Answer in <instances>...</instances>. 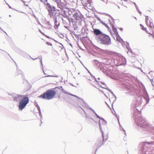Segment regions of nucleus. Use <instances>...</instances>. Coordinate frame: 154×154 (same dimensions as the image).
<instances>
[{
	"label": "nucleus",
	"instance_id": "f257e3e1",
	"mask_svg": "<svg viewBox=\"0 0 154 154\" xmlns=\"http://www.w3.org/2000/svg\"><path fill=\"white\" fill-rule=\"evenodd\" d=\"M140 103L139 102L138 106H137L136 104L135 105H131V107H134L133 110H134L133 117H134L135 122L136 124L138 125L139 129L142 130L149 131L152 129V127L149 124L148 122L145 121L143 117L142 116L139 117L140 115V112L141 111L142 107L140 104L139 105Z\"/></svg>",
	"mask_w": 154,
	"mask_h": 154
},
{
	"label": "nucleus",
	"instance_id": "f03ea898",
	"mask_svg": "<svg viewBox=\"0 0 154 154\" xmlns=\"http://www.w3.org/2000/svg\"><path fill=\"white\" fill-rule=\"evenodd\" d=\"M149 142H145L143 143L140 146L141 151L142 154H152L153 152L152 151L153 148L150 147L149 145L151 144L149 143Z\"/></svg>",
	"mask_w": 154,
	"mask_h": 154
},
{
	"label": "nucleus",
	"instance_id": "7ed1b4c3",
	"mask_svg": "<svg viewBox=\"0 0 154 154\" xmlns=\"http://www.w3.org/2000/svg\"><path fill=\"white\" fill-rule=\"evenodd\" d=\"M97 40L100 44L106 45H109L111 44V40L109 36L104 33L100 37H98Z\"/></svg>",
	"mask_w": 154,
	"mask_h": 154
},
{
	"label": "nucleus",
	"instance_id": "20e7f679",
	"mask_svg": "<svg viewBox=\"0 0 154 154\" xmlns=\"http://www.w3.org/2000/svg\"><path fill=\"white\" fill-rule=\"evenodd\" d=\"M56 94L55 91L53 90H47L46 92L40 95L39 97L49 100L54 98Z\"/></svg>",
	"mask_w": 154,
	"mask_h": 154
},
{
	"label": "nucleus",
	"instance_id": "39448f33",
	"mask_svg": "<svg viewBox=\"0 0 154 154\" xmlns=\"http://www.w3.org/2000/svg\"><path fill=\"white\" fill-rule=\"evenodd\" d=\"M29 101V98L27 97H25L22 98L19 103L18 105L19 109L22 110L28 103Z\"/></svg>",
	"mask_w": 154,
	"mask_h": 154
},
{
	"label": "nucleus",
	"instance_id": "423d86ee",
	"mask_svg": "<svg viewBox=\"0 0 154 154\" xmlns=\"http://www.w3.org/2000/svg\"><path fill=\"white\" fill-rule=\"evenodd\" d=\"M52 17L54 18L55 28H57L59 26L61 20H63V18L60 16L59 14L57 13H55L54 15H53V16H52Z\"/></svg>",
	"mask_w": 154,
	"mask_h": 154
},
{
	"label": "nucleus",
	"instance_id": "0eeeda50",
	"mask_svg": "<svg viewBox=\"0 0 154 154\" xmlns=\"http://www.w3.org/2000/svg\"><path fill=\"white\" fill-rule=\"evenodd\" d=\"M45 7L46 8L48 11L50 17L52 18V16H53V14H54L53 11H56V8L53 6L52 7L49 3L47 4L45 6Z\"/></svg>",
	"mask_w": 154,
	"mask_h": 154
},
{
	"label": "nucleus",
	"instance_id": "6e6552de",
	"mask_svg": "<svg viewBox=\"0 0 154 154\" xmlns=\"http://www.w3.org/2000/svg\"><path fill=\"white\" fill-rule=\"evenodd\" d=\"M146 21L147 25L152 29V26L153 28H154V26L152 23V20L151 18L148 16H146Z\"/></svg>",
	"mask_w": 154,
	"mask_h": 154
},
{
	"label": "nucleus",
	"instance_id": "1a4fd4ad",
	"mask_svg": "<svg viewBox=\"0 0 154 154\" xmlns=\"http://www.w3.org/2000/svg\"><path fill=\"white\" fill-rule=\"evenodd\" d=\"M94 34L96 35V40L98 39V37H100L104 33L102 32L100 29H95L93 30Z\"/></svg>",
	"mask_w": 154,
	"mask_h": 154
},
{
	"label": "nucleus",
	"instance_id": "9d476101",
	"mask_svg": "<svg viewBox=\"0 0 154 154\" xmlns=\"http://www.w3.org/2000/svg\"><path fill=\"white\" fill-rule=\"evenodd\" d=\"M117 60L119 64L121 65H124L126 62V59L123 57H119L117 58Z\"/></svg>",
	"mask_w": 154,
	"mask_h": 154
},
{
	"label": "nucleus",
	"instance_id": "9b49d317",
	"mask_svg": "<svg viewBox=\"0 0 154 154\" xmlns=\"http://www.w3.org/2000/svg\"><path fill=\"white\" fill-rule=\"evenodd\" d=\"M23 97V95L17 94L13 97V99L14 101L17 102L19 101H20Z\"/></svg>",
	"mask_w": 154,
	"mask_h": 154
},
{
	"label": "nucleus",
	"instance_id": "f8f14e48",
	"mask_svg": "<svg viewBox=\"0 0 154 154\" xmlns=\"http://www.w3.org/2000/svg\"><path fill=\"white\" fill-rule=\"evenodd\" d=\"M60 88H62V90L63 91V93H64V94H67L70 95L71 96H72L75 97H77V98H78L79 99H81L82 100L83 103L84 104L85 103V102L84 101L83 99L79 98L77 96H76L75 95H73V94H71V93H69L68 92L66 91V90H64V89H63V88H62V86H61Z\"/></svg>",
	"mask_w": 154,
	"mask_h": 154
},
{
	"label": "nucleus",
	"instance_id": "ddd939ff",
	"mask_svg": "<svg viewBox=\"0 0 154 154\" xmlns=\"http://www.w3.org/2000/svg\"><path fill=\"white\" fill-rule=\"evenodd\" d=\"M73 18L76 20H78L79 22H81L82 17L81 16H79L77 12H75L73 14Z\"/></svg>",
	"mask_w": 154,
	"mask_h": 154
},
{
	"label": "nucleus",
	"instance_id": "4468645a",
	"mask_svg": "<svg viewBox=\"0 0 154 154\" xmlns=\"http://www.w3.org/2000/svg\"><path fill=\"white\" fill-rule=\"evenodd\" d=\"M113 69V67L112 66L109 67L107 69L105 70V71L103 70V72L105 73L107 76H108L109 75L108 73V72L110 73H112V70Z\"/></svg>",
	"mask_w": 154,
	"mask_h": 154
},
{
	"label": "nucleus",
	"instance_id": "2eb2a0df",
	"mask_svg": "<svg viewBox=\"0 0 154 154\" xmlns=\"http://www.w3.org/2000/svg\"><path fill=\"white\" fill-rule=\"evenodd\" d=\"M113 28V30L114 32L116 33V35H118V36H117L116 38V39L117 41H118L119 42H121V41H123V40L121 39V37L119 36V35L118 34V33L117 31V30L116 28L114 27V26H113L112 27Z\"/></svg>",
	"mask_w": 154,
	"mask_h": 154
},
{
	"label": "nucleus",
	"instance_id": "dca6fc26",
	"mask_svg": "<svg viewBox=\"0 0 154 154\" xmlns=\"http://www.w3.org/2000/svg\"><path fill=\"white\" fill-rule=\"evenodd\" d=\"M103 144V141L102 140H98L97 143L96 145L97 146L95 152Z\"/></svg>",
	"mask_w": 154,
	"mask_h": 154
},
{
	"label": "nucleus",
	"instance_id": "f3484780",
	"mask_svg": "<svg viewBox=\"0 0 154 154\" xmlns=\"http://www.w3.org/2000/svg\"><path fill=\"white\" fill-rule=\"evenodd\" d=\"M144 95H145L144 98L146 100V104H147L149 102V98L148 94L146 91H145V92Z\"/></svg>",
	"mask_w": 154,
	"mask_h": 154
},
{
	"label": "nucleus",
	"instance_id": "a211bd4d",
	"mask_svg": "<svg viewBox=\"0 0 154 154\" xmlns=\"http://www.w3.org/2000/svg\"><path fill=\"white\" fill-rule=\"evenodd\" d=\"M58 7L60 9L63 10L65 7V5L64 4L60 3H58L57 5Z\"/></svg>",
	"mask_w": 154,
	"mask_h": 154
},
{
	"label": "nucleus",
	"instance_id": "6ab92c4d",
	"mask_svg": "<svg viewBox=\"0 0 154 154\" xmlns=\"http://www.w3.org/2000/svg\"><path fill=\"white\" fill-rule=\"evenodd\" d=\"M100 87H101L102 88H105V89H106L109 92H110L113 95V96L115 98V100H116V96L115 95V94H113V92L111 90L109 89L108 88H106L105 87H103L101 85H100Z\"/></svg>",
	"mask_w": 154,
	"mask_h": 154
},
{
	"label": "nucleus",
	"instance_id": "aec40b11",
	"mask_svg": "<svg viewBox=\"0 0 154 154\" xmlns=\"http://www.w3.org/2000/svg\"><path fill=\"white\" fill-rule=\"evenodd\" d=\"M100 120H99V128H100V131H101V132H102V137H103V140H104V133L103 132V131H102V128L101 127V124H100Z\"/></svg>",
	"mask_w": 154,
	"mask_h": 154
},
{
	"label": "nucleus",
	"instance_id": "412c9836",
	"mask_svg": "<svg viewBox=\"0 0 154 154\" xmlns=\"http://www.w3.org/2000/svg\"><path fill=\"white\" fill-rule=\"evenodd\" d=\"M96 115V116H97V117L98 118H99V119H100L102 121H103V122L105 124H106V121L103 119V118H100L99 116H98L97 114H95Z\"/></svg>",
	"mask_w": 154,
	"mask_h": 154
},
{
	"label": "nucleus",
	"instance_id": "4be33fe9",
	"mask_svg": "<svg viewBox=\"0 0 154 154\" xmlns=\"http://www.w3.org/2000/svg\"><path fill=\"white\" fill-rule=\"evenodd\" d=\"M40 62L41 63V65H42L41 68L42 70V71L44 72V73L45 74V72H44V70L43 69V64H42V57H40Z\"/></svg>",
	"mask_w": 154,
	"mask_h": 154
},
{
	"label": "nucleus",
	"instance_id": "5701e85b",
	"mask_svg": "<svg viewBox=\"0 0 154 154\" xmlns=\"http://www.w3.org/2000/svg\"><path fill=\"white\" fill-rule=\"evenodd\" d=\"M36 106L37 107V109L38 111L39 115L41 116V117H42V115L41 114V111L40 110V107L39 106H38V104H37L36 105Z\"/></svg>",
	"mask_w": 154,
	"mask_h": 154
},
{
	"label": "nucleus",
	"instance_id": "b1692460",
	"mask_svg": "<svg viewBox=\"0 0 154 154\" xmlns=\"http://www.w3.org/2000/svg\"><path fill=\"white\" fill-rule=\"evenodd\" d=\"M101 23L103 25H104L106 27L108 30L110 29L108 26L105 23L103 22V21H101Z\"/></svg>",
	"mask_w": 154,
	"mask_h": 154
},
{
	"label": "nucleus",
	"instance_id": "393cba45",
	"mask_svg": "<svg viewBox=\"0 0 154 154\" xmlns=\"http://www.w3.org/2000/svg\"><path fill=\"white\" fill-rule=\"evenodd\" d=\"M17 72L18 74H21L23 76L24 75V74L20 69H17Z\"/></svg>",
	"mask_w": 154,
	"mask_h": 154
},
{
	"label": "nucleus",
	"instance_id": "a878e982",
	"mask_svg": "<svg viewBox=\"0 0 154 154\" xmlns=\"http://www.w3.org/2000/svg\"><path fill=\"white\" fill-rule=\"evenodd\" d=\"M149 75H151L152 77H154V72L151 71L149 72Z\"/></svg>",
	"mask_w": 154,
	"mask_h": 154
},
{
	"label": "nucleus",
	"instance_id": "bb28decb",
	"mask_svg": "<svg viewBox=\"0 0 154 154\" xmlns=\"http://www.w3.org/2000/svg\"><path fill=\"white\" fill-rule=\"evenodd\" d=\"M150 144H151V146H150V147H152V148H153V149H154V141H152L149 143Z\"/></svg>",
	"mask_w": 154,
	"mask_h": 154
},
{
	"label": "nucleus",
	"instance_id": "cd10ccee",
	"mask_svg": "<svg viewBox=\"0 0 154 154\" xmlns=\"http://www.w3.org/2000/svg\"><path fill=\"white\" fill-rule=\"evenodd\" d=\"M48 0H45V1H44V2H43V3L45 5V6L47 4L49 3L48 2Z\"/></svg>",
	"mask_w": 154,
	"mask_h": 154
},
{
	"label": "nucleus",
	"instance_id": "c85d7f7f",
	"mask_svg": "<svg viewBox=\"0 0 154 154\" xmlns=\"http://www.w3.org/2000/svg\"><path fill=\"white\" fill-rule=\"evenodd\" d=\"M140 26L141 27V29H142L143 30H146V28H145L143 25H142L141 24H140Z\"/></svg>",
	"mask_w": 154,
	"mask_h": 154
},
{
	"label": "nucleus",
	"instance_id": "c756f323",
	"mask_svg": "<svg viewBox=\"0 0 154 154\" xmlns=\"http://www.w3.org/2000/svg\"><path fill=\"white\" fill-rule=\"evenodd\" d=\"M46 77H58V76L57 75H48Z\"/></svg>",
	"mask_w": 154,
	"mask_h": 154
},
{
	"label": "nucleus",
	"instance_id": "7c9ffc66",
	"mask_svg": "<svg viewBox=\"0 0 154 154\" xmlns=\"http://www.w3.org/2000/svg\"><path fill=\"white\" fill-rule=\"evenodd\" d=\"M118 122H119V124L120 125V126H121V127H122V126H121V125H120V122H119V119H118ZM122 129H123V131L125 132V130L122 127H121ZM124 134L126 135V133L125 132V133Z\"/></svg>",
	"mask_w": 154,
	"mask_h": 154
},
{
	"label": "nucleus",
	"instance_id": "2f4dec72",
	"mask_svg": "<svg viewBox=\"0 0 154 154\" xmlns=\"http://www.w3.org/2000/svg\"><path fill=\"white\" fill-rule=\"evenodd\" d=\"M89 108L91 109L93 112H94L95 114H96V113L95 112V111L93 109H92L90 107H89Z\"/></svg>",
	"mask_w": 154,
	"mask_h": 154
},
{
	"label": "nucleus",
	"instance_id": "473e14b6",
	"mask_svg": "<svg viewBox=\"0 0 154 154\" xmlns=\"http://www.w3.org/2000/svg\"><path fill=\"white\" fill-rule=\"evenodd\" d=\"M127 48L128 49V51L131 53L132 52V51L131 49L129 47H127Z\"/></svg>",
	"mask_w": 154,
	"mask_h": 154
},
{
	"label": "nucleus",
	"instance_id": "72a5a7b5",
	"mask_svg": "<svg viewBox=\"0 0 154 154\" xmlns=\"http://www.w3.org/2000/svg\"><path fill=\"white\" fill-rule=\"evenodd\" d=\"M133 3L135 7L137 9H137H138V6L136 4V3L135 2H133Z\"/></svg>",
	"mask_w": 154,
	"mask_h": 154
},
{
	"label": "nucleus",
	"instance_id": "f704fd0d",
	"mask_svg": "<svg viewBox=\"0 0 154 154\" xmlns=\"http://www.w3.org/2000/svg\"><path fill=\"white\" fill-rule=\"evenodd\" d=\"M46 44L48 45H51V46H52V44L51 43H50V42H46Z\"/></svg>",
	"mask_w": 154,
	"mask_h": 154
},
{
	"label": "nucleus",
	"instance_id": "c9c22d12",
	"mask_svg": "<svg viewBox=\"0 0 154 154\" xmlns=\"http://www.w3.org/2000/svg\"><path fill=\"white\" fill-rule=\"evenodd\" d=\"M137 11L139 13V14H140V15H141V14H142V13L139 10V8L138 9H137Z\"/></svg>",
	"mask_w": 154,
	"mask_h": 154
},
{
	"label": "nucleus",
	"instance_id": "e433bc0d",
	"mask_svg": "<svg viewBox=\"0 0 154 154\" xmlns=\"http://www.w3.org/2000/svg\"><path fill=\"white\" fill-rule=\"evenodd\" d=\"M97 19L101 23V22L102 21L100 19V18L99 17H97Z\"/></svg>",
	"mask_w": 154,
	"mask_h": 154
},
{
	"label": "nucleus",
	"instance_id": "4c0bfd02",
	"mask_svg": "<svg viewBox=\"0 0 154 154\" xmlns=\"http://www.w3.org/2000/svg\"><path fill=\"white\" fill-rule=\"evenodd\" d=\"M39 32H41V33L42 34V35H45V34H44L43 33V32L41 31L39 29Z\"/></svg>",
	"mask_w": 154,
	"mask_h": 154
},
{
	"label": "nucleus",
	"instance_id": "58836bf2",
	"mask_svg": "<svg viewBox=\"0 0 154 154\" xmlns=\"http://www.w3.org/2000/svg\"><path fill=\"white\" fill-rule=\"evenodd\" d=\"M105 14V15H106V16H109V17H111L112 19H113V18H112V17L110 15H109V14Z\"/></svg>",
	"mask_w": 154,
	"mask_h": 154
},
{
	"label": "nucleus",
	"instance_id": "ea45409f",
	"mask_svg": "<svg viewBox=\"0 0 154 154\" xmlns=\"http://www.w3.org/2000/svg\"><path fill=\"white\" fill-rule=\"evenodd\" d=\"M88 2L89 3H91V0H87Z\"/></svg>",
	"mask_w": 154,
	"mask_h": 154
},
{
	"label": "nucleus",
	"instance_id": "a19ab883",
	"mask_svg": "<svg viewBox=\"0 0 154 154\" xmlns=\"http://www.w3.org/2000/svg\"><path fill=\"white\" fill-rule=\"evenodd\" d=\"M45 36H46L47 38H50V37L49 36H48V35H45Z\"/></svg>",
	"mask_w": 154,
	"mask_h": 154
},
{
	"label": "nucleus",
	"instance_id": "79ce46f5",
	"mask_svg": "<svg viewBox=\"0 0 154 154\" xmlns=\"http://www.w3.org/2000/svg\"><path fill=\"white\" fill-rule=\"evenodd\" d=\"M119 29L121 31H122L123 30V29L122 28H119Z\"/></svg>",
	"mask_w": 154,
	"mask_h": 154
},
{
	"label": "nucleus",
	"instance_id": "37998d69",
	"mask_svg": "<svg viewBox=\"0 0 154 154\" xmlns=\"http://www.w3.org/2000/svg\"><path fill=\"white\" fill-rule=\"evenodd\" d=\"M0 29H1L5 33H6V34H7L5 32L2 28H1L0 27Z\"/></svg>",
	"mask_w": 154,
	"mask_h": 154
},
{
	"label": "nucleus",
	"instance_id": "c03bdc74",
	"mask_svg": "<svg viewBox=\"0 0 154 154\" xmlns=\"http://www.w3.org/2000/svg\"><path fill=\"white\" fill-rule=\"evenodd\" d=\"M30 57H31V58H32V59L34 60H35V59H37V58H32L30 56Z\"/></svg>",
	"mask_w": 154,
	"mask_h": 154
},
{
	"label": "nucleus",
	"instance_id": "a18cd8bd",
	"mask_svg": "<svg viewBox=\"0 0 154 154\" xmlns=\"http://www.w3.org/2000/svg\"><path fill=\"white\" fill-rule=\"evenodd\" d=\"M100 82L101 83V84H104L105 83H104L103 82Z\"/></svg>",
	"mask_w": 154,
	"mask_h": 154
},
{
	"label": "nucleus",
	"instance_id": "49530a36",
	"mask_svg": "<svg viewBox=\"0 0 154 154\" xmlns=\"http://www.w3.org/2000/svg\"><path fill=\"white\" fill-rule=\"evenodd\" d=\"M86 117L87 118H88V115H86Z\"/></svg>",
	"mask_w": 154,
	"mask_h": 154
},
{
	"label": "nucleus",
	"instance_id": "de8ad7c7",
	"mask_svg": "<svg viewBox=\"0 0 154 154\" xmlns=\"http://www.w3.org/2000/svg\"><path fill=\"white\" fill-rule=\"evenodd\" d=\"M150 79L151 82V83H152V81H153L151 79Z\"/></svg>",
	"mask_w": 154,
	"mask_h": 154
},
{
	"label": "nucleus",
	"instance_id": "09e8293b",
	"mask_svg": "<svg viewBox=\"0 0 154 154\" xmlns=\"http://www.w3.org/2000/svg\"><path fill=\"white\" fill-rule=\"evenodd\" d=\"M95 81H96V82H97V80L95 78Z\"/></svg>",
	"mask_w": 154,
	"mask_h": 154
},
{
	"label": "nucleus",
	"instance_id": "8fccbe9b",
	"mask_svg": "<svg viewBox=\"0 0 154 154\" xmlns=\"http://www.w3.org/2000/svg\"><path fill=\"white\" fill-rule=\"evenodd\" d=\"M124 1H125V2H127L128 1V0H123Z\"/></svg>",
	"mask_w": 154,
	"mask_h": 154
},
{
	"label": "nucleus",
	"instance_id": "3c124183",
	"mask_svg": "<svg viewBox=\"0 0 154 154\" xmlns=\"http://www.w3.org/2000/svg\"><path fill=\"white\" fill-rule=\"evenodd\" d=\"M52 1H56L57 0H52Z\"/></svg>",
	"mask_w": 154,
	"mask_h": 154
},
{
	"label": "nucleus",
	"instance_id": "603ef678",
	"mask_svg": "<svg viewBox=\"0 0 154 154\" xmlns=\"http://www.w3.org/2000/svg\"><path fill=\"white\" fill-rule=\"evenodd\" d=\"M41 2H43V0H41Z\"/></svg>",
	"mask_w": 154,
	"mask_h": 154
},
{
	"label": "nucleus",
	"instance_id": "864d4df0",
	"mask_svg": "<svg viewBox=\"0 0 154 154\" xmlns=\"http://www.w3.org/2000/svg\"><path fill=\"white\" fill-rule=\"evenodd\" d=\"M152 37L154 38V35H152Z\"/></svg>",
	"mask_w": 154,
	"mask_h": 154
},
{
	"label": "nucleus",
	"instance_id": "5fc2aeb1",
	"mask_svg": "<svg viewBox=\"0 0 154 154\" xmlns=\"http://www.w3.org/2000/svg\"><path fill=\"white\" fill-rule=\"evenodd\" d=\"M108 2V0L106 2V4H107Z\"/></svg>",
	"mask_w": 154,
	"mask_h": 154
},
{
	"label": "nucleus",
	"instance_id": "6e6d98bb",
	"mask_svg": "<svg viewBox=\"0 0 154 154\" xmlns=\"http://www.w3.org/2000/svg\"><path fill=\"white\" fill-rule=\"evenodd\" d=\"M104 94L105 95V96H106V97H107L106 96V95L105 94Z\"/></svg>",
	"mask_w": 154,
	"mask_h": 154
},
{
	"label": "nucleus",
	"instance_id": "4d7b16f0",
	"mask_svg": "<svg viewBox=\"0 0 154 154\" xmlns=\"http://www.w3.org/2000/svg\"><path fill=\"white\" fill-rule=\"evenodd\" d=\"M118 8H120V7L119 6H118Z\"/></svg>",
	"mask_w": 154,
	"mask_h": 154
},
{
	"label": "nucleus",
	"instance_id": "13d9d810",
	"mask_svg": "<svg viewBox=\"0 0 154 154\" xmlns=\"http://www.w3.org/2000/svg\"><path fill=\"white\" fill-rule=\"evenodd\" d=\"M134 18H135V19H136V20H137V18L136 17H134Z\"/></svg>",
	"mask_w": 154,
	"mask_h": 154
},
{
	"label": "nucleus",
	"instance_id": "bf43d9fd",
	"mask_svg": "<svg viewBox=\"0 0 154 154\" xmlns=\"http://www.w3.org/2000/svg\"><path fill=\"white\" fill-rule=\"evenodd\" d=\"M54 41H55V42H57V41H56L55 40H54Z\"/></svg>",
	"mask_w": 154,
	"mask_h": 154
},
{
	"label": "nucleus",
	"instance_id": "052dcab7",
	"mask_svg": "<svg viewBox=\"0 0 154 154\" xmlns=\"http://www.w3.org/2000/svg\"><path fill=\"white\" fill-rule=\"evenodd\" d=\"M60 38H63V37H62V36H61Z\"/></svg>",
	"mask_w": 154,
	"mask_h": 154
},
{
	"label": "nucleus",
	"instance_id": "680f3d73",
	"mask_svg": "<svg viewBox=\"0 0 154 154\" xmlns=\"http://www.w3.org/2000/svg\"><path fill=\"white\" fill-rule=\"evenodd\" d=\"M60 38H63V37H62V36H61Z\"/></svg>",
	"mask_w": 154,
	"mask_h": 154
},
{
	"label": "nucleus",
	"instance_id": "e2e57ef3",
	"mask_svg": "<svg viewBox=\"0 0 154 154\" xmlns=\"http://www.w3.org/2000/svg\"><path fill=\"white\" fill-rule=\"evenodd\" d=\"M147 77H148L149 78V79H150L149 78V77L148 76H147Z\"/></svg>",
	"mask_w": 154,
	"mask_h": 154
},
{
	"label": "nucleus",
	"instance_id": "0e129e2a",
	"mask_svg": "<svg viewBox=\"0 0 154 154\" xmlns=\"http://www.w3.org/2000/svg\"><path fill=\"white\" fill-rule=\"evenodd\" d=\"M98 79H99H99H100V78H99Z\"/></svg>",
	"mask_w": 154,
	"mask_h": 154
},
{
	"label": "nucleus",
	"instance_id": "69168bd1",
	"mask_svg": "<svg viewBox=\"0 0 154 154\" xmlns=\"http://www.w3.org/2000/svg\"><path fill=\"white\" fill-rule=\"evenodd\" d=\"M94 61H95H95H97V60H94Z\"/></svg>",
	"mask_w": 154,
	"mask_h": 154
},
{
	"label": "nucleus",
	"instance_id": "338daca9",
	"mask_svg": "<svg viewBox=\"0 0 154 154\" xmlns=\"http://www.w3.org/2000/svg\"><path fill=\"white\" fill-rule=\"evenodd\" d=\"M57 88V87H56V88Z\"/></svg>",
	"mask_w": 154,
	"mask_h": 154
},
{
	"label": "nucleus",
	"instance_id": "774afa93",
	"mask_svg": "<svg viewBox=\"0 0 154 154\" xmlns=\"http://www.w3.org/2000/svg\"><path fill=\"white\" fill-rule=\"evenodd\" d=\"M9 6V8H11V6Z\"/></svg>",
	"mask_w": 154,
	"mask_h": 154
}]
</instances>
